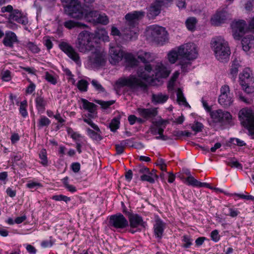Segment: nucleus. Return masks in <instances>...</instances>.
I'll return each mask as SVG.
<instances>
[{
  "instance_id": "nucleus-53",
  "label": "nucleus",
  "mask_w": 254,
  "mask_h": 254,
  "mask_svg": "<svg viewBox=\"0 0 254 254\" xmlns=\"http://www.w3.org/2000/svg\"><path fill=\"white\" fill-rule=\"evenodd\" d=\"M203 127V125L198 122H194L193 124L191 125V129L195 132L201 131Z\"/></svg>"
},
{
  "instance_id": "nucleus-21",
  "label": "nucleus",
  "mask_w": 254,
  "mask_h": 254,
  "mask_svg": "<svg viewBox=\"0 0 254 254\" xmlns=\"http://www.w3.org/2000/svg\"><path fill=\"white\" fill-rule=\"evenodd\" d=\"M9 20L15 21L24 25H26L28 22L27 17L18 9H15L10 13Z\"/></svg>"
},
{
  "instance_id": "nucleus-19",
  "label": "nucleus",
  "mask_w": 254,
  "mask_h": 254,
  "mask_svg": "<svg viewBox=\"0 0 254 254\" xmlns=\"http://www.w3.org/2000/svg\"><path fill=\"white\" fill-rule=\"evenodd\" d=\"M60 48L68 57L76 63L79 62L78 54L75 51L73 48L66 42H63L59 45Z\"/></svg>"
},
{
  "instance_id": "nucleus-9",
  "label": "nucleus",
  "mask_w": 254,
  "mask_h": 254,
  "mask_svg": "<svg viewBox=\"0 0 254 254\" xmlns=\"http://www.w3.org/2000/svg\"><path fill=\"white\" fill-rule=\"evenodd\" d=\"M147 35L152 40L160 42L165 41L167 39V32L165 28L157 25H151L147 27Z\"/></svg>"
},
{
  "instance_id": "nucleus-23",
  "label": "nucleus",
  "mask_w": 254,
  "mask_h": 254,
  "mask_svg": "<svg viewBox=\"0 0 254 254\" xmlns=\"http://www.w3.org/2000/svg\"><path fill=\"white\" fill-rule=\"evenodd\" d=\"M82 103L83 109L88 111L89 112L88 116L90 118H94L93 114L95 113L97 106L93 103L89 102L85 99H81Z\"/></svg>"
},
{
  "instance_id": "nucleus-16",
  "label": "nucleus",
  "mask_w": 254,
  "mask_h": 254,
  "mask_svg": "<svg viewBox=\"0 0 254 254\" xmlns=\"http://www.w3.org/2000/svg\"><path fill=\"white\" fill-rule=\"evenodd\" d=\"M110 226L117 229H123L128 225V222L121 213L111 215L110 217Z\"/></svg>"
},
{
  "instance_id": "nucleus-58",
  "label": "nucleus",
  "mask_w": 254,
  "mask_h": 254,
  "mask_svg": "<svg viewBox=\"0 0 254 254\" xmlns=\"http://www.w3.org/2000/svg\"><path fill=\"white\" fill-rule=\"evenodd\" d=\"M230 143L232 144L237 145L238 146H244L246 145V143L244 141L241 140L237 138H233L230 139Z\"/></svg>"
},
{
  "instance_id": "nucleus-24",
  "label": "nucleus",
  "mask_w": 254,
  "mask_h": 254,
  "mask_svg": "<svg viewBox=\"0 0 254 254\" xmlns=\"http://www.w3.org/2000/svg\"><path fill=\"white\" fill-rule=\"evenodd\" d=\"M165 224L160 219L155 220V224L154 225V232L156 237L161 239L163 236Z\"/></svg>"
},
{
  "instance_id": "nucleus-11",
  "label": "nucleus",
  "mask_w": 254,
  "mask_h": 254,
  "mask_svg": "<svg viewBox=\"0 0 254 254\" xmlns=\"http://www.w3.org/2000/svg\"><path fill=\"white\" fill-rule=\"evenodd\" d=\"M173 0H155L148 9L147 16L149 18H154L161 12V8L168 6Z\"/></svg>"
},
{
  "instance_id": "nucleus-63",
  "label": "nucleus",
  "mask_w": 254,
  "mask_h": 254,
  "mask_svg": "<svg viewBox=\"0 0 254 254\" xmlns=\"http://www.w3.org/2000/svg\"><path fill=\"white\" fill-rule=\"evenodd\" d=\"M122 145H123L125 148L127 147H133V139L129 138L122 140L121 141Z\"/></svg>"
},
{
  "instance_id": "nucleus-18",
  "label": "nucleus",
  "mask_w": 254,
  "mask_h": 254,
  "mask_svg": "<svg viewBox=\"0 0 254 254\" xmlns=\"http://www.w3.org/2000/svg\"><path fill=\"white\" fill-rule=\"evenodd\" d=\"M109 54L111 57L110 62L113 64H116L123 58L124 52L118 45H110Z\"/></svg>"
},
{
  "instance_id": "nucleus-20",
  "label": "nucleus",
  "mask_w": 254,
  "mask_h": 254,
  "mask_svg": "<svg viewBox=\"0 0 254 254\" xmlns=\"http://www.w3.org/2000/svg\"><path fill=\"white\" fill-rule=\"evenodd\" d=\"M138 115L146 120L153 119L158 114L157 108H138L136 110Z\"/></svg>"
},
{
  "instance_id": "nucleus-31",
  "label": "nucleus",
  "mask_w": 254,
  "mask_h": 254,
  "mask_svg": "<svg viewBox=\"0 0 254 254\" xmlns=\"http://www.w3.org/2000/svg\"><path fill=\"white\" fill-rule=\"evenodd\" d=\"M241 66L240 61L236 59L233 61L230 69V75L233 80H235L237 77L239 68Z\"/></svg>"
},
{
  "instance_id": "nucleus-28",
  "label": "nucleus",
  "mask_w": 254,
  "mask_h": 254,
  "mask_svg": "<svg viewBox=\"0 0 254 254\" xmlns=\"http://www.w3.org/2000/svg\"><path fill=\"white\" fill-rule=\"evenodd\" d=\"M179 56H180V51L179 47H177L168 53L167 59L170 64H173L176 62Z\"/></svg>"
},
{
  "instance_id": "nucleus-36",
  "label": "nucleus",
  "mask_w": 254,
  "mask_h": 254,
  "mask_svg": "<svg viewBox=\"0 0 254 254\" xmlns=\"http://www.w3.org/2000/svg\"><path fill=\"white\" fill-rule=\"evenodd\" d=\"M96 35L99 39H101L104 41H109L108 33L105 29L102 28L98 29L96 32Z\"/></svg>"
},
{
  "instance_id": "nucleus-32",
  "label": "nucleus",
  "mask_w": 254,
  "mask_h": 254,
  "mask_svg": "<svg viewBox=\"0 0 254 254\" xmlns=\"http://www.w3.org/2000/svg\"><path fill=\"white\" fill-rule=\"evenodd\" d=\"M138 59L144 64L148 63L152 60L151 54L148 52L140 51L138 53Z\"/></svg>"
},
{
  "instance_id": "nucleus-43",
  "label": "nucleus",
  "mask_w": 254,
  "mask_h": 254,
  "mask_svg": "<svg viewBox=\"0 0 254 254\" xmlns=\"http://www.w3.org/2000/svg\"><path fill=\"white\" fill-rule=\"evenodd\" d=\"M120 118L119 117H116L111 121L110 124V127L111 131H115L119 128L120 124Z\"/></svg>"
},
{
  "instance_id": "nucleus-2",
  "label": "nucleus",
  "mask_w": 254,
  "mask_h": 254,
  "mask_svg": "<svg viewBox=\"0 0 254 254\" xmlns=\"http://www.w3.org/2000/svg\"><path fill=\"white\" fill-rule=\"evenodd\" d=\"M144 15L145 12L143 11H134L126 14L125 18L127 20V25L124 32L127 38L132 40L137 38V33L138 31L137 27V21L142 19Z\"/></svg>"
},
{
  "instance_id": "nucleus-39",
  "label": "nucleus",
  "mask_w": 254,
  "mask_h": 254,
  "mask_svg": "<svg viewBox=\"0 0 254 254\" xmlns=\"http://www.w3.org/2000/svg\"><path fill=\"white\" fill-rule=\"evenodd\" d=\"M123 58H124L125 60L131 66H134L137 64V61L131 54L124 53Z\"/></svg>"
},
{
  "instance_id": "nucleus-42",
  "label": "nucleus",
  "mask_w": 254,
  "mask_h": 254,
  "mask_svg": "<svg viewBox=\"0 0 254 254\" xmlns=\"http://www.w3.org/2000/svg\"><path fill=\"white\" fill-rule=\"evenodd\" d=\"M241 85L243 89L248 94H251L254 92V80H251L250 82Z\"/></svg>"
},
{
  "instance_id": "nucleus-49",
  "label": "nucleus",
  "mask_w": 254,
  "mask_h": 254,
  "mask_svg": "<svg viewBox=\"0 0 254 254\" xmlns=\"http://www.w3.org/2000/svg\"><path fill=\"white\" fill-rule=\"evenodd\" d=\"M227 164L231 167L242 169L243 166L235 158L231 159L227 161Z\"/></svg>"
},
{
  "instance_id": "nucleus-50",
  "label": "nucleus",
  "mask_w": 254,
  "mask_h": 254,
  "mask_svg": "<svg viewBox=\"0 0 254 254\" xmlns=\"http://www.w3.org/2000/svg\"><path fill=\"white\" fill-rule=\"evenodd\" d=\"M26 47L33 53H38L40 50L37 45L31 42L27 43Z\"/></svg>"
},
{
  "instance_id": "nucleus-45",
  "label": "nucleus",
  "mask_w": 254,
  "mask_h": 254,
  "mask_svg": "<svg viewBox=\"0 0 254 254\" xmlns=\"http://www.w3.org/2000/svg\"><path fill=\"white\" fill-rule=\"evenodd\" d=\"M27 102L26 100H24L20 103L19 112L21 116L25 118L28 116V113L26 110Z\"/></svg>"
},
{
  "instance_id": "nucleus-60",
  "label": "nucleus",
  "mask_w": 254,
  "mask_h": 254,
  "mask_svg": "<svg viewBox=\"0 0 254 254\" xmlns=\"http://www.w3.org/2000/svg\"><path fill=\"white\" fill-rule=\"evenodd\" d=\"M236 95L238 97L239 99L242 102L248 104H251L253 102V99L252 98H247L243 96L241 93H236Z\"/></svg>"
},
{
  "instance_id": "nucleus-29",
  "label": "nucleus",
  "mask_w": 254,
  "mask_h": 254,
  "mask_svg": "<svg viewBox=\"0 0 254 254\" xmlns=\"http://www.w3.org/2000/svg\"><path fill=\"white\" fill-rule=\"evenodd\" d=\"M36 107L38 112H43L47 105V101L42 96H38L35 98Z\"/></svg>"
},
{
  "instance_id": "nucleus-35",
  "label": "nucleus",
  "mask_w": 254,
  "mask_h": 254,
  "mask_svg": "<svg viewBox=\"0 0 254 254\" xmlns=\"http://www.w3.org/2000/svg\"><path fill=\"white\" fill-rule=\"evenodd\" d=\"M39 157L40 159V163L43 166H47L48 165V160L47 158V151L45 149H42L39 154Z\"/></svg>"
},
{
  "instance_id": "nucleus-14",
  "label": "nucleus",
  "mask_w": 254,
  "mask_h": 254,
  "mask_svg": "<svg viewBox=\"0 0 254 254\" xmlns=\"http://www.w3.org/2000/svg\"><path fill=\"white\" fill-rule=\"evenodd\" d=\"M210 115L215 123H229L232 118L229 112L221 109L210 112Z\"/></svg>"
},
{
  "instance_id": "nucleus-55",
  "label": "nucleus",
  "mask_w": 254,
  "mask_h": 254,
  "mask_svg": "<svg viewBox=\"0 0 254 254\" xmlns=\"http://www.w3.org/2000/svg\"><path fill=\"white\" fill-rule=\"evenodd\" d=\"M45 79L52 84L55 85L57 81V79L52 74L46 72L45 75Z\"/></svg>"
},
{
  "instance_id": "nucleus-8",
  "label": "nucleus",
  "mask_w": 254,
  "mask_h": 254,
  "mask_svg": "<svg viewBox=\"0 0 254 254\" xmlns=\"http://www.w3.org/2000/svg\"><path fill=\"white\" fill-rule=\"evenodd\" d=\"M180 57L188 61L196 59L198 55V48L193 43H188L179 46Z\"/></svg>"
},
{
  "instance_id": "nucleus-22",
  "label": "nucleus",
  "mask_w": 254,
  "mask_h": 254,
  "mask_svg": "<svg viewBox=\"0 0 254 254\" xmlns=\"http://www.w3.org/2000/svg\"><path fill=\"white\" fill-rule=\"evenodd\" d=\"M17 42V37L14 32L10 31L5 32V37L3 39V44L4 46L12 48L13 47V44Z\"/></svg>"
},
{
  "instance_id": "nucleus-1",
  "label": "nucleus",
  "mask_w": 254,
  "mask_h": 254,
  "mask_svg": "<svg viewBox=\"0 0 254 254\" xmlns=\"http://www.w3.org/2000/svg\"><path fill=\"white\" fill-rule=\"evenodd\" d=\"M170 72V70L162 63H158L154 69L151 64H146L143 71H137L138 75L140 78L135 75L121 77L116 81L115 88L119 90L126 86L132 91L139 88L143 91H146L147 85L145 81L152 85H156L157 82H160V79L166 78L169 75Z\"/></svg>"
},
{
  "instance_id": "nucleus-38",
  "label": "nucleus",
  "mask_w": 254,
  "mask_h": 254,
  "mask_svg": "<svg viewBox=\"0 0 254 254\" xmlns=\"http://www.w3.org/2000/svg\"><path fill=\"white\" fill-rule=\"evenodd\" d=\"M197 23L196 19L194 17L188 18L186 21V25L188 30L193 31Z\"/></svg>"
},
{
  "instance_id": "nucleus-34",
  "label": "nucleus",
  "mask_w": 254,
  "mask_h": 254,
  "mask_svg": "<svg viewBox=\"0 0 254 254\" xmlns=\"http://www.w3.org/2000/svg\"><path fill=\"white\" fill-rule=\"evenodd\" d=\"M177 102L180 105H182L186 107L189 106L181 88H178L177 90Z\"/></svg>"
},
{
  "instance_id": "nucleus-27",
  "label": "nucleus",
  "mask_w": 254,
  "mask_h": 254,
  "mask_svg": "<svg viewBox=\"0 0 254 254\" xmlns=\"http://www.w3.org/2000/svg\"><path fill=\"white\" fill-rule=\"evenodd\" d=\"M64 25L68 29H71L74 28H85L87 27V25L86 24L73 20H68L65 21L64 23Z\"/></svg>"
},
{
  "instance_id": "nucleus-46",
  "label": "nucleus",
  "mask_w": 254,
  "mask_h": 254,
  "mask_svg": "<svg viewBox=\"0 0 254 254\" xmlns=\"http://www.w3.org/2000/svg\"><path fill=\"white\" fill-rule=\"evenodd\" d=\"M88 83L84 79L80 80L78 81L77 87L78 89L81 92H85L87 90Z\"/></svg>"
},
{
  "instance_id": "nucleus-48",
  "label": "nucleus",
  "mask_w": 254,
  "mask_h": 254,
  "mask_svg": "<svg viewBox=\"0 0 254 254\" xmlns=\"http://www.w3.org/2000/svg\"><path fill=\"white\" fill-rule=\"evenodd\" d=\"M95 102L100 105L102 108L106 109L108 108L110 106L112 105L115 103V101L110 100L105 101L100 100H95Z\"/></svg>"
},
{
  "instance_id": "nucleus-37",
  "label": "nucleus",
  "mask_w": 254,
  "mask_h": 254,
  "mask_svg": "<svg viewBox=\"0 0 254 254\" xmlns=\"http://www.w3.org/2000/svg\"><path fill=\"white\" fill-rule=\"evenodd\" d=\"M87 133L88 135L90 136L92 139L95 140H101L102 138L100 134V132L93 130L89 128L86 129Z\"/></svg>"
},
{
  "instance_id": "nucleus-15",
  "label": "nucleus",
  "mask_w": 254,
  "mask_h": 254,
  "mask_svg": "<svg viewBox=\"0 0 254 254\" xmlns=\"http://www.w3.org/2000/svg\"><path fill=\"white\" fill-rule=\"evenodd\" d=\"M232 95L230 93L228 85H224L220 88V95L219 96V103L224 107H229L233 103Z\"/></svg>"
},
{
  "instance_id": "nucleus-10",
  "label": "nucleus",
  "mask_w": 254,
  "mask_h": 254,
  "mask_svg": "<svg viewBox=\"0 0 254 254\" xmlns=\"http://www.w3.org/2000/svg\"><path fill=\"white\" fill-rule=\"evenodd\" d=\"M167 123V121L162 119L153 122V125L149 128V132L153 135H159L155 137L156 139L164 141L168 140L169 139V137L163 134Z\"/></svg>"
},
{
  "instance_id": "nucleus-7",
  "label": "nucleus",
  "mask_w": 254,
  "mask_h": 254,
  "mask_svg": "<svg viewBox=\"0 0 254 254\" xmlns=\"http://www.w3.org/2000/svg\"><path fill=\"white\" fill-rule=\"evenodd\" d=\"M123 212L127 216L128 218L130 226V229L128 230L129 232L134 234L136 232L141 231L142 228L145 227L146 223L143 221L141 216L137 214L127 212L125 210H124Z\"/></svg>"
},
{
  "instance_id": "nucleus-30",
  "label": "nucleus",
  "mask_w": 254,
  "mask_h": 254,
  "mask_svg": "<svg viewBox=\"0 0 254 254\" xmlns=\"http://www.w3.org/2000/svg\"><path fill=\"white\" fill-rule=\"evenodd\" d=\"M168 99V96L162 93L153 94L151 96L152 102L155 104H163Z\"/></svg>"
},
{
  "instance_id": "nucleus-59",
  "label": "nucleus",
  "mask_w": 254,
  "mask_h": 254,
  "mask_svg": "<svg viewBox=\"0 0 254 254\" xmlns=\"http://www.w3.org/2000/svg\"><path fill=\"white\" fill-rule=\"evenodd\" d=\"M28 81L29 82V85L27 86L26 89V94H31L35 90L36 85L30 79H28Z\"/></svg>"
},
{
  "instance_id": "nucleus-33",
  "label": "nucleus",
  "mask_w": 254,
  "mask_h": 254,
  "mask_svg": "<svg viewBox=\"0 0 254 254\" xmlns=\"http://www.w3.org/2000/svg\"><path fill=\"white\" fill-rule=\"evenodd\" d=\"M66 131L68 135L74 141L78 142L80 138L82 137V135L78 132L75 131L70 127H67Z\"/></svg>"
},
{
  "instance_id": "nucleus-64",
  "label": "nucleus",
  "mask_w": 254,
  "mask_h": 254,
  "mask_svg": "<svg viewBox=\"0 0 254 254\" xmlns=\"http://www.w3.org/2000/svg\"><path fill=\"white\" fill-rule=\"evenodd\" d=\"M157 165L162 171H166L167 166L165 163V161L163 159H160L157 161Z\"/></svg>"
},
{
  "instance_id": "nucleus-61",
  "label": "nucleus",
  "mask_w": 254,
  "mask_h": 254,
  "mask_svg": "<svg viewBox=\"0 0 254 254\" xmlns=\"http://www.w3.org/2000/svg\"><path fill=\"white\" fill-rule=\"evenodd\" d=\"M83 121L90 125L91 127H92L95 130L98 132H101L100 129L98 126L95 124L90 119L86 118H84Z\"/></svg>"
},
{
  "instance_id": "nucleus-6",
  "label": "nucleus",
  "mask_w": 254,
  "mask_h": 254,
  "mask_svg": "<svg viewBox=\"0 0 254 254\" xmlns=\"http://www.w3.org/2000/svg\"><path fill=\"white\" fill-rule=\"evenodd\" d=\"M239 117L243 126L251 135H254V113L249 108H243L239 112Z\"/></svg>"
},
{
  "instance_id": "nucleus-5",
  "label": "nucleus",
  "mask_w": 254,
  "mask_h": 254,
  "mask_svg": "<svg viewBox=\"0 0 254 254\" xmlns=\"http://www.w3.org/2000/svg\"><path fill=\"white\" fill-rule=\"evenodd\" d=\"M93 35L87 31L80 32L75 43V47L78 51L86 53L93 51L96 47L92 41Z\"/></svg>"
},
{
  "instance_id": "nucleus-41",
  "label": "nucleus",
  "mask_w": 254,
  "mask_h": 254,
  "mask_svg": "<svg viewBox=\"0 0 254 254\" xmlns=\"http://www.w3.org/2000/svg\"><path fill=\"white\" fill-rule=\"evenodd\" d=\"M179 64L181 65L182 71L186 72L188 71V69L191 66V63L190 61L183 59L180 61Z\"/></svg>"
},
{
  "instance_id": "nucleus-4",
  "label": "nucleus",
  "mask_w": 254,
  "mask_h": 254,
  "mask_svg": "<svg viewBox=\"0 0 254 254\" xmlns=\"http://www.w3.org/2000/svg\"><path fill=\"white\" fill-rule=\"evenodd\" d=\"M61 2L66 14L78 20L83 18V9L78 0H61Z\"/></svg>"
},
{
  "instance_id": "nucleus-40",
  "label": "nucleus",
  "mask_w": 254,
  "mask_h": 254,
  "mask_svg": "<svg viewBox=\"0 0 254 254\" xmlns=\"http://www.w3.org/2000/svg\"><path fill=\"white\" fill-rule=\"evenodd\" d=\"M199 181L196 180L192 176L187 177L184 181V183L189 186H191L194 187H198L199 186Z\"/></svg>"
},
{
  "instance_id": "nucleus-51",
  "label": "nucleus",
  "mask_w": 254,
  "mask_h": 254,
  "mask_svg": "<svg viewBox=\"0 0 254 254\" xmlns=\"http://www.w3.org/2000/svg\"><path fill=\"white\" fill-rule=\"evenodd\" d=\"M182 241L184 242L183 247L185 248H189L192 245V239L188 235H184L182 237Z\"/></svg>"
},
{
  "instance_id": "nucleus-47",
  "label": "nucleus",
  "mask_w": 254,
  "mask_h": 254,
  "mask_svg": "<svg viewBox=\"0 0 254 254\" xmlns=\"http://www.w3.org/2000/svg\"><path fill=\"white\" fill-rule=\"evenodd\" d=\"M51 123V121L46 117L42 116L40 117L38 123V126L39 127H47Z\"/></svg>"
},
{
  "instance_id": "nucleus-26",
  "label": "nucleus",
  "mask_w": 254,
  "mask_h": 254,
  "mask_svg": "<svg viewBox=\"0 0 254 254\" xmlns=\"http://www.w3.org/2000/svg\"><path fill=\"white\" fill-rule=\"evenodd\" d=\"M254 37L252 35H249L243 38L242 44L245 51H248L253 46Z\"/></svg>"
},
{
  "instance_id": "nucleus-12",
  "label": "nucleus",
  "mask_w": 254,
  "mask_h": 254,
  "mask_svg": "<svg viewBox=\"0 0 254 254\" xmlns=\"http://www.w3.org/2000/svg\"><path fill=\"white\" fill-rule=\"evenodd\" d=\"M90 52L91 54L88 57V62L90 64L95 67L103 65L106 62L105 54L97 47L93 51Z\"/></svg>"
},
{
  "instance_id": "nucleus-62",
  "label": "nucleus",
  "mask_w": 254,
  "mask_h": 254,
  "mask_svg": "<svg viewBox=\"0 0 254 254\" xmlns=\"http://www.w3.org/2000/svg\"><path fill=\"white\" fill-rule=\"evenodd\" d=\"M11 72L10 71L6 70L3 71L1 74V79L4 81H9L11 80Z\"/></svg>"
},
{
  "instance_id": "nucleus-54",
  "label": "nucleus",
  "mask_w": 254,
  "mask_h": 254,
  "mask_svg": "<svg viewBox=\"0 0 254 254\" xmlns=\"http://www.w3.org/2000/svg\"><path fill=\"white\" fill-rule=\"evenodd\" d=\"M52 198L56 201H64L66 203L70 200V197L62 194L53 195Z\"/></svg>"
},
{
  "instance_id": "nucleus-44",
  "label": "nucleus",
  "mask_w": 254,
  "mask_h": 254,
  "mask_svg": "<svg viewBox=\"0 0 254 254\" xmlns=\"http://www.w3.org/2000/svg\"><path fill=\"white\" fill-rule=\"evenodd\" d=\"M94 20L103 25H106L109 23V19L105 14H98V17L96 19H94Z\"/></svg>"
},
{
  "instance_id": "nucleus-13",
  "label": "nucleus",
  "mask_w": 254,
  "mask_h": 254,
  "mask_svg": "<svg viewBox=\"0 0 254 254\" xmlns=\"http://www.w3.org/2000/svg\"><path fill=\"white\" fill-rule=\"evenodd\" d=\"M231 27L233 37L236 40H240L249 29L247 26L245 21L244 20L233 22Z\"/></svg>"
},
{
  "instance_id": "nucleus-52",
  "label": "nucleus",
  "mask_w": 254,
  "mask_h": 254,
  "mask_svg": "<svg viewBox=\"0 0 254 254\" xmlns=\"http://www.w3.org/2000/svg\"><path fill=\"white\" fill-rule=\"evenodd\" d=\"M91 84L94 88L99 92H104L105 91V88L102 86V85L95 79H93L91 81Z\"/></svg>"
},
{
  "instance_id": "nucleus-3",
  "label": "nucleus",
  "mask_w": 254,
  "mask_h": 254,
  "mask_svg": "<svg viewBox=\"0 0 254 254\" xmlns=\"http://www.w3.org/2000/svg\"><path fill=\"white\" fill-rule=\"evenodd\" d=\"M211 47L214 52L216 59L224 62L227 60L230 55V49L228 42L221 36L213 38L211 41Z\"/></svg>"
},
{
  "instance_id": "nucleus-25",
  "label": "nucleus",
  "mask_w": 254,
  "mask_h": 254,
  "mask_svg": "<svg viewBox=\"0 0 254 254\" xmlns=\"http://www.w3.org/2000/svg\"><path fill=\"white\" fill-rule=\"evenodd\" d=\"M251 71L250 68H245L240 74V83L241 85H245L247 83L254 80V78L251 76Z\"/></svg>"
},
{
  "instance_id": "nucleus-57",
  "label": "nucleus",
  "mask_w": 254,
  "mask_h": 254,
  "mask_svg": "<svg viewBox=\"0 0 254 254\" xmlns=\"http://www.w3.org/2000/svg\"><path fill=\"white\" fill-rule=\"evenodd\" d=\"M134 171H136L139 174L143 175L149 172V169L144 166L139 165L137 166L135 169H134Z\"/></svg>"
},
{
  "instance_id": "nucleus-56",
  "label": "nucleus",
  "mask_w": 254,
  "mask_h": 254,
  "mask_svg": "<svg viewBox=\"0 0 254 254\" xmlns=\"http://www.w3.org/2000/svg\"><path fill=\"white\" fill-rule=\"evenodd\" d=\"M140 180L142 181H147L151 184L155 182L154 179L150 176L149 172L142 175L140 177Z\"/></svg>"
},
{
  "instance_id": "nucleus-17",
  "label": "nucleus",
  "mask_w": 254,
  "mask_h": 254,
  "mask_svg": "<svg viewBox=\"0 0 254 254\" xmlns=\"http://www.w3.org/2000/svg\"><path fill=\"white\" fill-rule=\"evenodd\" d=\"M230 18L229 14L225 10H218L211 17V23L214 26H220Z\"/></svg>"
}]
</instances>
